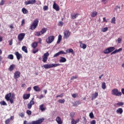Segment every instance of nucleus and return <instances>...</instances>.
<instances>
[{
    "instance_id": "nucleus-1",
    "label": "nucleus",
    "mask_w": 124,
    "mask_h": 124,
    "mask_svg": "<svg viewBox=\"0 0 124 124\" xmlns=\"http://www.w3.org/2000/svg\"><path fill=\"white\" fill-rule=\"evenodd\" d=\"M115 49L116 47L114 46H110L104 50L103 53L104 54H109L111 53L110 54L113 55L114 54H116V53H118V52H122V51H123V48H120L118 49Z\"/></svg>"
},
{
    "instance_id": "nucleus-2",
    "label": "nucleus",
    "mask_w": 124,
    "mask_h": 124,
    "mask_svg": "<svg viewBox=\"0 0 124 124\" xmlns=\"http://www.w3.org/2000/svg\"><path fill=\"white\" fill-rule=\"evenodd\" d=\"M38 23H39V20L38 19L36 18L35 19L30 26V30H31V31L35 30V28H37V26H38Z\"/></svg>"
},
{
    "instance_id": "nucleus-3",
    "label": "nucleus",
    "mask_w": 124,
    "mask_h": 124,
    "mask_svg": "<svg viewBox=\"0 0 124 124\" xmlns=\"http://www.w3.org/2000/svg\"><path fill=\"white\" fill-rule=\"evenodd\" d=\"M44 122V118L39 119L38 120L33 121L31 123H28L27 121H24L23 124H41L42 123Z\"/></svg>"
},
{
    "instance_id": "nucleus-4",
    "label": "nucleus",
    "mask_w": 124,
    "mask_h": 124,
    "mask_svg": "<svg viewBox=\"0 0 124 124\" xmlns=\"http://www.w3.org/2000/svg\"><path fill=\"white\" fill-rule=\"evenodd\" d=\"M111 93L112 95H116V96H121L122 93V92L119 91V90L117 88H114L112 90Z\"/></svg>"
},
{
    "instance_id": "nucleus-5",
    "label": "nucleus",
    "mask_w": 124,
    "mask_h": 124,
    "mask_svg": "<svg viewBox=\"0 0 124 124\" xmlns=\"http://www.w3.org/2000/svg\"><path fill=\"white\" fill-rule=\"evenodd\" d=\"M54 40H55V36L50 35L46 39V41L47 44H51L52 42H54Z\"/></svg>"
},
{
    "instance_id": "nucleus-6",
    "label": "nucleus",
    "mask_w": 124,
    "mask_h": 124,
    "mask_svg": "<svg viewBox=\"0 0 124 124\" xmlns=\"http://www.w3.org/2000/svg\"><path fill=\"white\" fill-rule=\"evenodd\" d=\"M11 93H9L6 94V95L5 96V98L7 100V101H10V103H11V104H13V103H14V101L11 98Z\"/></svg>"
},
{
    "instance_id": "nucleus-7",
    "label": "nucleus",
    "mask_w": 124,
    "mask_h": 124,
    "mask_svg": "<svg viewBox=\"0 0 124 124\" xmlns=\"http://www.w3.org/2000/svg\"><path fill=\"white\" fill-rule=\"evenodd\" d=\"M25 36H26V33H20L17 36V38L18 41H23L24 38H25Z\"/></svg>"
},
{
    "instance_id": "nucleus-8",
    "label": "nucleus",
    "mask_w": 124,
    "mask_h": 124,
    "mask_svg": "<svg viewBox=\"0 0 124 124\" xmlns=\"http://www.w3.org/2000/svg\"><path fill=\"white\" fill-rule=\"evenodd\" d=\"M34 98H33L30 102L27 105V108L28 109H31V107H32V105H34L35 102L34 101H33Z\"/></svg>"
},
{
    "instance_id": "nucleus-9",
    "label": "nucleus",
    "mask_w": 124,
    "mask_h": 124,
    "mask_svg": "<svg viewBox=\"0 0 124 124\" xmlns=\"http://www.w3.org/2000/svg\"><path fill=\"white\" fill-rule=\"evenodd\" d=\"M49 52H47L46 53H44L43 56V62H47V60H48V57H49Z\"/></svg>"
},
{
    "instance_id": "nucleus-10",
    "label": "nucleus",
    "mask_w": 124,
    "mask_h": 124,
    "mask_svg": "<svg viewBox=\"0 0 124 124\" xmlns=\"http://www.w3.org/2000/svg\"><path fill=\"white\" fill-rule=\"evenodd\" d=\"M21 75V73L20 72L17 71L14 73V78L16 80L17 82L18 81V78H20V76Z\"/></svg>"
},
{
    "instance_id": "nucleus-11",
    "label": "nucleus",
    "mask_w": 124,
    "mask_h": 124,
    "mask_svg": "<svg viewBox=\"0 0 124 124\" xmlns=\"http://www.w3.org/2000/svg\"><path fill=\"white\" fill-rule=\"evenodd\" d=\"M64 36H63V38L64 39H67V38H68V37H69V36H70V31L68 30L64 32Z\"/></svg>"
},
{
    "instance_id": "nucleus-12",
    "label": "nucleus",
    "mask_w": 124,
    "mask_h": 124,
    "mask_svg": "<svg viewBox=\"0 0 124 124\" xmlns=\"http://www.w3.org/2000/svg\"><path fill=\"white\" fill-rule=\"evenodd\" d=\"M36 2V0H29L28 1H25V5H29V4H34Z\"/></svg>"
},
{
    "instance_id": "nucleus-13",
    "label": "nucleus",
    "mask_w": 124,
    "mask_h": 124,
    "mask_svg": "<svg viewBox=\"0 0 124 124\" xmlns=\"http://www.w3.org/2000/svg\"><path fill=\"white\" fill-rule=\"evenodd\" d=\"M15 55H16V59L18 60V61H20V59L23 58L22 54H20L18 51H16L15 52Z\"/></svg>"
},
{
    "instance_id": "nucleus-14",
    "label": "nucleus",
    "mask_w": 124,
    "mask_h": 124,
    "mask_svg": "<svg viewBox=\"0 0 124 124\" xmlns=\"http://www.w3.org/2000/svg\"><path fill=\"white\" fill-rule=\"evenodd\" d=\"M53 8L56 11H59L60 10V7L59 5H58V4H57V3H56V2L53 3Z\"/></svg>"
},
{
    "instance_id": "nucleus-15",
    "label": "nucleus",
    "mask_w": 124,
    "mask_h": 124,
    "mask_svg": "<svg viewBox=\"0 0 124 124\" xmlns=\"http://www.w3.org/2000/svg\"><path fill=\"white\" fill-rule=\"evenodd\" d=\"M38 45V42H34L31 44V46L32 48H33V49H35V48L37 47Z\"/></svg>"
},
{
    "instance_id": "nucleus-16",
    "label": "nucleus",
    "mask_w": 124,
    "mask_h": 124,
    "mask_svg": "<svg viewBox=\"0 0 124 124\" xmlns=\"http://www.w3.org/2000/svg\"><path fill=\"white\" fill-rule=\"evenodd\" d=\"M39 110H41L42 112H43V111H45V110H46V108L44 107V105H41L39 106Z\"/></svg>"
},
{
    "instance_id": "nucleus-17",
    "label": "nucleus",
    "mask_w": 124,
    "mask_h": 124,
    "mask_svg": "<svg viewBox=\"0 0 124 124\" xmlns=\"http://www.w3.org/2000/svg\"><path fill=\"white\" fill-rule=\"evenodd\" d=\"M56 121L57 123L58 124H62V119H61L60 117H59V116H58L56 118Z\"/></svg>"
},
{
    "instance_id": "nucleus-18",
    "label": "nucleus",
    "mask_w": 124,
    "mask_h": 124,
    "mask_svg": "<svg viewBox=\"0 0 124 124\" xmlns=\"http://www.w3.org/2000/svg\"><path fill=\"white\" fill-rule=\"evenodd\" d=\"M42 67H44L46 69H48L51 68V64H46L42 66Z\"/></svg>"
},
{
    "instance_id": "nucleus-19",
    "label": "nucleus",
    "mask_w": 124,
    "mask_h": 124,
    "mask_svg": "<svg viewBox=\"0 0 124 124\" xmlns=\"http://www.w3.org/2000/svg\"><path fill=\"white\" fill-rule=\"evenodd\" d=\"M124 112V110L122 108H119L116 110V113L117 114H120V115H122Z\"/></svg>"
},
{
    "instance_id": "nucleus-20",
    "label": "nucleus",
    "mask_w": 124,
    "mask_h": 124,
    "mask_svg": "<svg viewBox=\"0 0 124 124\" xmlns=\"http://www.w3.org/2000/svg\"><path fill=\"white\" fill-rule=\"evenodd\" d=\"M62 35L60 34L58 36V39L57 42V44H60V43H61V41H62Z\"/></svg>"
},
{
    "instance_id": "nucleus-21",
    "label": "nucleus",
    "mask_w": 124,
    "mask_h": 124,
    "mask_svg": "<svg viewBox=\"0 0 124 124\" xmlns=\"http://www.w3.org/2000/svg\"><path fill=\"white\" fill-rule=\"evenodd\" d=\"M66 62V58L63 57H61L60 59L59 60L60 62Z\"/></svg>"
},
{
    "instance_id": "nucleus-22",
    "label": "nucleus",
    "mask_w": 124,
    "mask_h": 124,
    "mask_svg": "<svg viewBox=\"0 0 124 124\" xmlns=\"http://www.w3.org/2000/svg\"><path fill=\"white\" fill-rule=\"evenodd\" d=\"M21 11L23 14H28L29 13V11L26 8H23Z\"/></svg>"
},
{
    "instance_id": "nucleus-23",
    "label": "nucleus",
    "mask_w": 124,
    "mask_h": 124,
    "mask_svg": "<svg viewBox=\"0 0 124 124\" xmlns=\"http://www.w3.org/2000/svg\"><path fill=\"white\" fill-rule=\"evenodd\" d=\"M14 68H15V65L12 64L10 66L9 70V71H13V70H14Z\"/></svg>"
},
{
    "instance_id": "nucleus-24",
    "label": "nucleus",
    "mask_w": 124,
    "mask_h": 124,
    "mask_svg": "<svg viewBox=\"0 0 124 124\" xmlns=\"http://www.w3.org/2000/svg\"><path fill=\"white\" fill-rule=\"evenodd\" d=\"M97 15V12H96V11H95L91 13V17H95Z\"/></svg>"
},
{
    "instance_id": "nucleus-25",
    "label": "nucleus",
    "mask_w": 124,
    "mask_h": 124,
    "mask_svg": "<svg viewBox=\"0 0 124 124\" xmlns=\"http://www.w3.org/2000/svg\"><path fill=\"white\" fill-rule=\"evenodd\" d=\"M31 96V94H26L23 95V99H29Z\"/></svg>"
},
{
    "instance_id": "nucleus-26",
    "label": "nucleus",
    "mask_w": 124,
    "mask_h": 124,
    "mask_svg": "<svg viewBox=\"0 0 124 124\" xmlns=\"http://www.w3.org/2000/svg\"><path fill=\"white\" fill-rule=\"evenodd\" d=\"M33 90L35 91V92H40V88H39L38 86H34Z\"/></svg>"
},
{
    "instance_id": "nucleus-27",
    "label": "nucleus",
    "mask_w": 124,
    "mask_h": 124,
    "mask_svg": "<svg viewBox=\"0 0 124 124\" xmlns=\"http://www.w3.org/2000/svg\"><path fill=\"white\" fill-rule=\"evenodd\" d=\"M98 96V93L95 92L94 93L92 94V98L93 99L94 98H96Z\"/></svg>"
},
{
    "instance_id": "nucleus-28",
    "label": "nucleus",
    "mask_w": 124,
    "mask_h": 124,
    "mask_svg": "<svg viewBox=\"0 0 124 124\" xmlns=\"http://www.w3.org/2000/svg\"><path fill=\"white\" fill-rule=\"evenodd\" d=\"M114 10H116V12H118V10H119V13L121 12V11H122V10H121V6H115V8H114Z\"/></svg>"
},
{
    "instance_id": "nucleus-29",
    "label": "nucleus",
    "mask_w": 124,
    "mask_h": 124,
    "mask_svg": "<svg viewBox=\"0 0 124 124\" xmlns=\"http://www.w3.org/2000/svg\"><path fill=\"white\" fill-rule=\"evenodd\" d=\"M22 50L23 51V52H25V53H28V48H27V46H23L22 47Z\"/></svg>"
},
{
    "instance_id": "nucleus-30",
    "label": "nucleus",
    "mask_w": 124,
    "mask_h": 124,
    "mask_svg": "<svg viewBox=\"0 0 124 124\" xmlns=\"http://www.w3.org/2000/svg\"><path fill=\"white\" fill-rule=\"evenodd\" d=\"M42 34H42L41 31H36L35 32V35L36 36H40V35H42Z\"/></svg>"
},
{
    "instance_id": "nucleus-31",
    "label": "nucleus",
    "mask_w": 124,
    "mask_h": 124,
    "mask_svg": "<svg viewBox=\"0 0 124 124\" xmlns=\"http://www.w3.org/2000/svg\"><path fill=\"white\" fill-rule=\"evenodd\" d=\"M47 30L48 29H47V28H44L41 31V32H42V34H43V33H45V32H46V31H47Z\"/></svg>"
},
{
    "instance_id": "nucleus-32",
    "label": "nucleus",
    "mask_w": 124,
    "mask_h": 124,
    "mask_svg": "<svg viewBox=\"0 0 124 124\" xmlns=\"http://www.w3.org/2000/svg\"><path fill=\"white\" fill-rule=\"evenodd\" d=\"M66 53H72V54H74V52H73V49L72 48H69L66 50Z\"/></svg>"
},
{
    "instance_id": "nucleus-33",
    "label": "nucleus",
    "mask_w": 124,
    "mask_h": 124,
    "mask_svg": "<svg viewBox=\"0 0 124 124\" xmlns=\"http://www.w3.org/2000/svg\"><path fill=\"white\" fill-rule=\"evenodd\" d=\"M79 15L78 14H76L75 15H72L71 16H72V19L73 20H74V19H76V18H77V17H78V16Z\"/></svg>"
},
{
    "instance_id": "nucleus-34",
    "label": "nucleus",
    "mask_w": 124,
    "mask_h": 124,
    "mask_svg": "<svg viewBox=\"0 0 124 124\" xmlns=\"http://www.w3.org/2000/svg\"><path fill=\"white\" fill-rule=\"evenodd\" d=\"M70 117L71 118V119H74V117H75V112H71L70 113Z\"/></svg>"
},
{
    "instance_id": "nucleus-35",
    "label": "nucleus",
    "mask_w": 124,
    "mask_h": 124,
    "mask_svg": "<svg viewBox=\"0 0 124 124\" xmlns=\"http://www.w3.org/2000/svg\"><path fill=\"white\" fill-rule=\"evenodd\" d=\"M80 46L82 49H86V48H87V45L85 44L81 43V45H80Z\"/></svg>"
},
{
    "instance_id": "nucleus-36",
    "label": "nucleus",
    "mask_w": 124,
    "mask_h": 124,
    "mask_svg": "<svg viewBox=\"0 0 124 124\" xmlns=\"http://www.w3.org/2000/svg\"><path fill=\"white\" fill-rule=\"evenodd\" d=\"M8 59H9V60H13L14 59V56H13V54H9L8 56Z\"/></svg>"
},
{
    "instance_id": "nucleus-37",
    "label": "nucleus",
    "mask_w": 124,
    "mask_h": 124,
    "mask_svg": "<svg viewBox=\"0 0 124 124\" xmlns=\"http://www.w3.org/2000/svg\"><path fill=\"white\" fill-rule=\"evenodd\" d=\"M102 89H103V90H105V89H106V83H105V82H103L102 83Z\"/></svg>"
},
{
    "instance_id": "nucleus-38",
    "label": "nucleus",
    "mask_w": 124,
    "mask_h": 124,
    "mask_svg": "<svg viewBox=\"0 0 124 124\" xmlns=\"http://www.w3.org/2000/svg\"><path fill=\"white\" fill-rule=\"evenodd\" d=\"M111 24H116V17H113L111 20Z\"/></svg>"
},
{
    "instance_id": "nucleus-39",
    "label": "nucleus",
    "mask_w": 124,
    "mask_h": 124,
    "mask_svg": "<svg viewBox=\"0 0 124 124\" xmlns=\"http://www.w3.org/2000/svg\"><path fill=\"white\" fill-rule=\"evenodd\" d=\"M61 65V64H51V66L52 67H57V66H59Z\"/></svg>"
},
{
    "instance_id": "nucleus-40",
    "label": "nucleus",
    "mask_w": 124,
    "mask_h": 124,
    "mask_svg": "<svg viewBox=\"0 0 124 124\" xmlns=\"http://www.w3.org/2000/svg\"><path fill=\"white\" fill-rule=\"evenodd\" d=\"M108 31V27H105L102 29V31L103 32H106Z\"/></svg>"
},
{
    "instance_id": "nucleus-41",
    "label": "nucleus",
    "mask_w": 124,
    "mask_h": 124,
    "mask_svg": "<svg viewBox=\"0 0 124 124\" xmlns=\"http://www.w3.org/2000/svg\"><path fill=\"white\" fill-rule=\"evenodd\" d=\"M59 54V55H66V52H64L62 50H61L60 51H59L58 52Z\"/></svg>"
},
{
    "instance_id": "nucleus-42",
    "label": "nucleus",
    "mask_w": 124,
    "mask_h": 124,
    "mask_svg": "<svg viewBox=\"0 0 124 124\" xmlns=\"http://www.w3.org/2000/svg\"><path fill=\"white\" fill-rule=\"evenodd\" d=\"M0 104L1 105H3L5 106H6V105H7V104H6V102H5V101H1L0 102Z\"/></svg>"
},
{
    "instance_id": "nucleus-43",
    "label": "nucleus",
    "mask_w": 124,
    "mask_h": 124,
    "mask_svg": "<svg viewBox=\"0 0 124 124\" xmlns=\"http://www.w3.org/2000/svg\"><path fill=\"white\" fill-rule=\"evenodd\" d=\"M11 121L10 120V119H9V118H8L7 120H5V124H10Z\"/></svg>"
},
{
    "instance_id": "nucleus-44",
    "label": "nucleus",
    "mask_w": 124,
    "mask_h": 124,
    "mask_svg": "<svg viewBox=\"0 0 124 124\" xmlns=\"http://www.w3.org/2000/svg\"><path fill=\"white\" fill-rule=\"evenodd\" d=\"M65 101V100L64 99H63L62 100V99L59 100L58 102H59V103L63 104L64 103Z\"/></svg>"
},
{
    "instance_id": "nucleus-45",
    "label": "nucleus",
    "mask_w": 124,
    "mask_h": 124,
    "mask_svg": "<svg viewBox=\"0 0 124 124\" xmlns=\"http://www.w3.org/2000/svg\"><path fill=\"white\" fill-rule=\"evenodd\" d=\"M89 116L91 118V119H93L94 117V116H93V112H91L89 114Z\"/></svg>"
},
{
    "instance_id": "nucleus-46",
    "label": "nucleus",
    "mask_w": 124,
    "mask_h": 124,
    "mask_svg": "<svg viewBox=\"0 0 124 124\" xmlns=\"http://www.w3.org/2000/svg\"><path fill=\"white\" fill-rule=\"evenodd\" d=\"M71 124H77L75 121V120H74V119H71Z\"/></svg>"
},
{
    "instance_id": "nucleus-47",
    "label": "nucleus",
    "mask_w": 124,
    "mask_h": 124,
    "mask_svg": "<svg viewBox=\"0 0 124 124\" xmlns=\"http://www.w3.org/2000/svg\"><path fill=\"white\" fill-rule=\"evenodd\" d=\"M58 26H59V27H62V26H63V22H62V21H60L58 23Z\"/></svg>"
},
{
    "instance_id": "nucleus-48",
    "label": "nucleus",
    "mask_w": 124,
    "mask_h": 124,
    "mask_svg": "<svg viewBox=\"0 0 124 124\" xmlns=\"http://www.w3.org/2000/svg\"><path fill=\"white\" fill-rule=\"evenodd\" d=\"M118 106H123L124 105V102H118V103L116 104Z\"/></svg>"
},
{
    "instance_id": "nucleus-49",
    "label": "nucleus",
    "mask_w": 124,
    "mask_h": 124,
    "mask_svg": "<svg viewBox=\"0 0 124 124\" xmlns=\"http://www.w3.org/2000/svg\"><path fill=\"white\" fill-rule=\"evenodd\" d=\"M11 98L13 100V101H14V98H15V93H13L11 95Z\"/></svg>"
},
{
    "instance_id": "nucleus-50",
    "label": "nucleus",
    "mask_w": 124,
    "mask_h": 124,
    "mask_svg": "<svg viewBox=\"0 0 124 124\" xmlns=\"http://www.w3.org/2000/svg\"><path fill=\"white\" fill-rule=\"evenodd\" d=\"M38 51V48H34V49L33 50V54H36V53H37V51Z\"/></svg>"
},
{
    "instance_id": "nucleus-51",
    "label": "nucleus",
    "mask_w": 124,
    "mask_h": 124,
    "mask_svg": "<svg viewBox=\"0 0 124 124\" xmlns=\"http://www.w3.org/2000/svg\"><path fill=\"white\" fill-rule=\"evenodd\" d=\"M72 96L74 98H76V97H77V96H78V94L77 93H74L72 95Z\"/></svg>"
},
{
    "instance_id": "nucleus-52",
    "label": "nucleus",
    "mask_w": 124,
    "mask_h": 124,
    "mask_svg": "<svg viewBox=\"0 0 124 124\" xmlns=\"http://www.w3.org/2000/svg\"><path fill=\"white\" fill-rule=\"evenodd\" d=\"M26 113L27 114V115H31V111L30 110H27L26 111Z\"/></svg>"
},
{
    "instance_id": "nucleus-53",
    "label": "nucleus",
    "mask_w": 124,
    "mask_h": 124,
    "mask_svg": "<svg viewBox=\"0 0 124 124\" xmlns=\"http://www.w3.org/2000/svg\"><path fill=\"white\" fill-rule=\"evenodd\" d=\"M19 116L21 117V118H24V117H25V113L24 112H21L19 114Z\"/></svg>"
},
{
    "instance_id": "nucleus-54",
    "label": "nucleus",
    "mask_w": 124,
    "mask_h": 124,
    "mask_svg": "<svg viewBox=\"0 0 124 124\" xmlns=\"http://www.w3.org/2000/svg\"><path fill=\"white\" fill-rule=\"evenodd\" d=\"M12 44H13V40L12 39V40L9 41V45L11 46V45H12Z\"/></svg>"
},
{
    "instance_id": "nucleus-55",
    "label": "nucleus",
    "mask_w": 124,
    "mask_h": 124,
    "mask_svg": "<svg viewBox=\"0 0 124 124\" xmlns=\"http://www.w3.org/2000/svg\"><path fill=\"white\" fill-rule=\"evenodd\" d=\"M62 96H63V93H62L60 95H57L56 96V98H58V97H62Z\"/></svg>"
},
{
    "instance_id": "nucleus-56",
    "label": "nucleus",
    "mask_w": 124,
    "mask_h": 124,
    "mask_svg": "<svg viewBox=\"0 0 124 124\" xmlns=\"http://www.w3.org/2000/svg\"><path fill=\"white\" fill-rule=\"evenodd\" d=\"M74 79H77V76H73L71 78V80H74Z\"/></svg>"
},
{
    "instance_id": "nucleus-57",
    "label": "nucleus",
    "mask_w": 124,
    "mask_h": 124,
    "mask_svg": "<svg viewBox=\"0 0 124 124\" xmlns=\"http://www.w3.org/2000/svg\"><path fill=\"white\" fill-rule=\"evenodd\" d=\"M59 56H60V54H59V52H58L54 55L53 57L56 58L57 57H59Z\"/></svg>"
},
{
    "instance_id": "nucleus-58",
    "label": "nucleus",
    "mask_w": 124,
    "mask_h": 124,
    "mask_svg": "<svg viewBox=\"0 0 124 124\" xmlns=\"http://www.w3.org/2000/svg\"><path fill=\"white\" fill-rule=\"evenodd\" d=\"M38 43H39L40 44H41L42 43V40L41 38H38Z\"/></svg>"
},
{
    "instance_id": "nucleus-59",
    "label": "nucleus",
    "mask_w": 124,
    "mask_h": 124,
    "mask_svg": "<svg viewBox=\"0 0 124 124\" xmlns=\"http://www.w3.org/2000/svg\"><path fill=\"white\" fill-rule=\"evenodd\" d=\"M4 4V0H1L0 2V5H3Z\"/></svg>"
},
{
    "instance_id": "nucleus-60",
    "label": "nucleus",
    "mask_w": 124,
    "mask_h": 124,
    "mask_svg": "<svg viewBox=\"0 0 124 124\" xmlns=\"http://www.w3.org/2000/svg\"><path fill=\"white\" fill-rule=\"evenodd\" d=\"M122 38H118V43H121V42H122Z\"/></svg>"
},
{
    "instance_id": "nucleus-61",
    "label": "nucleus",
    "mask_w": 124,
    "mask_h": 124,
    "mask_svg": "<svg viewBox=\"0 0 124 124\" xmlns=\"http://www.w3.org/2000/svg\"><path fill=\"white\" fill-rule=\"evenodd\" d=\"M96 123V122L95 121V120H93L92 121H91L90 122L91 124H95Z\"/></svg>"
},
{
    "instance_id": "nucleus-62",
    "label": "nucleus",
    "mask_w": 124,
    "mask_h": 124,
    "mask_svg": "<svg viewBox=\"0 0 124 124\" xmlns=\"http://www.w3.org/2000/svg\"><path fill=\"white\" fill-rule=\"evenodd\" d=\"M25 24V19H22L21 21V26H23Z\"/></svg>"
},
{
    "instance_id": "nucleus-63",
    "label": "nucleus",
    "mask_w": 124,
    "mask_h": 124,
    "mask_svg": "<svg viewBox=\"0 0 124 124\" xmlns=\"http://www.w3.org/2000/svg\"><path fill=\"white\" fill-rule=\"evenodd\" d=\"M48 8V6H45L44 7V10H47Z\"/></svg>"
},
{
    "instance_id": "nucleus-64",
    "label": "nucleus",
    "mask_w": 124,
    "mask_h": 124,
    "mask_svg": "<svg viewBox=\"0 0 124 124\" xmlns=\"http://www.w3.org/2000/svg\"><path fill=\"white\" fill-rule=\"evenodd\" d=\"M75 122H76V124H78V123H79V122H80V119L78 118L77 119H76Z\"/></svg>"
}]
</instances>
